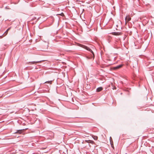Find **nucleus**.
Segmentation results:
<instances>
[{
  "mask_svg": "<svg viewBox=\"0 0 154 154\" xmlns=\"http://www.w3.org/2000/svg\"><path fill=\"white\" fill-rule=\"evenodd\" d=\"M95 50L94 47L87 44V59H92L94 58V51Z\"/></svg>",
  "mask_w": 154,
  "mask_h": 154,
  "instance_id": "f257e3e1",
  "label": "nucleus"
},
{
  "mask_svg": "<svg viewBox=\"0 0 154 154\" xmlns=\"http://www.w3.org/2000/svg\"><path fill=\"white\" fill-rule=\"evenodd\" d=\"M94 142L91 140H87V143H88V146H89V147L88 148V146H87V149H88L89 148H91V146L93 145Z\"/></svg>",
  "mask_w": 154,
  "mask_h": 154,
  "instance_id": "f03ea898",
  "label": "nucleus"
},
{
  "mask_svg": "<svg viewBox=\"0 0 154 154\" xmlns=\"http://www.w3.org/2000/svg\"><path fill=\"white\" fill-rule=\"evenodd\" d=\"M87 11H88V12L91 14L92 12V7L90 5H87Z\"/></svg>",
  "mask_w": 154,
  "mask_h": 154,
  "instance_id": "7ed1b4c3",
  "label": "nucleus"
},
{
  "mask_svg": "<svg viewBox=\"0 0 154 154\" xmlns=\"http://www.w3.org/2000/svg\"><path fill=\"white\" fill-rule=\"evenodd\" d=\"M123 66V65L122 64H120L118 65L115 67H113V69L114 70H117L122 68Z\"/></svg>",
  "mask_w": 154,
  "mask_h": 154,
  "instance_id": "20e7f679",
  "label": "nucleus"
},
{
  "mask_svg": "<svg viewBox=\"0 0 154 154\" xmlns=\"http://www.w3.org/2000/svg\"><path fill=\"white\" fill-rule=\"evenodd\" d=\"M131 18L129 16H127L125 18L126 22H128L131 20Z\"/></svg>",
  "mask_w": 154,
  "mask_h": 154,
  "instance_id": "39448f33",
  "label": "nucleus"
},
{
  "mask_svg": "<svg viewBox=\"0 0 154 154\" xmlns=\"http://www.w3.org/2000/svg\"><path fill=\"white\" fill-rule=\"evenodd\" d=\"M103 88L102 87H100L98 88L96 90V91L97 92H99L102 90Z\"/></svg>",
  "mask_w": 154,
  "mask_h": 154,
  "instance_id": "423d86ee",
  "label": "nucleus"
},
{
  "mask_svg": "<svg viewBox=\"0 0 154 154\" xmlns=\"http://www.w3.org/2000/svg\"><path fill=\"white\" fill-rule=\"evenodd\" d=\"M91 135L92 136V137L93 138V139L94 140H96L97 139L98 137L97 136H94L93 135Z\"/></svg>",
  "mask_w": 154,
  "mask_h": 154,
  "instance_id": "0eeeda50",
  "label": "nucleus"
},
{
  "mask_svg": "<svg viewBox=\"0 0 154 154\" xmlns=\"http://www.w3.org/2000/svg\"><path fill=\"white\" fill-rule=\"evenodd\" d=\"M41 62V61H37V62H35V61L32 62H31V63L32 64H36L37 63H39V62Z\"/></svg>",
  "mask_w": 154,
  "mask_h": 154,
  "instance_id": "6e6552de",
  "label": "nucleus"
},
{
  "mask_svg": "<svg viewBox=\"0 0 154 154\" xmlns=\"http://www.w3.org/2000/svg\"><path fill=\"white\" fill-rule=\"evenodd\" d=\"M111 86L112 87V88L113 90H115L116 89V87L113 85V84L112 83H111Z\"/></svg>",
  "mask_w": 154,
  "mask_h": 154,
  "instance_id": "1a4fd4ad",
  "label": "nucleus"
},
{
  "mask_svg": "<svg viewBox=\"0 0 154 154\" xmlns=\"http://www.w3.org/2000/svg\"><path fill=\"white\" fill-rule=\"evenodd\" d=\"M151 1V0H145V2L147 4H149V3Z\"/></svg>",
  "mask_w": 154,
  "mask_h": 154,
  "instance_id": "9d476101",
  "label": "nucleus"
},
{
  "mask_svg": "<svg viewBox=\"0 0 154 154\" xmlns=\"http://www.w3.org/2000/svg\"><path fill=\"white\" fill-rule=\"evenodd\" d=\"M8 31L7 30L6 31V32H5L4 34H3V35H4V36H5L6 35H7L8 34Z\"/></svg>",
  "mask_w": 154,
  "mask_h": 154,
  "instance_id": "9b49d317",
  "label": "nucleus"
},
{
  "mask_svg": "<svg viewBox=\"0 0 154 154\" xmlns=\"http://www.w3.org/2000/svg\"><path fill=\"white\" fill-rule=\"evenodd\" d=\"M52 81H48L46 82H45V83H50V84H51L52 83Z\"/></svg>",
  "mask_w": 154,
  "mask_h": 154,
  "instance_id": "f8f14e48",
  "label": "nucleus"
},
{
  "mask_svg": "<svg viewBox=\"0 0 154 154\" xmlns=\"http://www.w3.org/2000/svg\"><path fill=\"white\" fill-rule=\"evenodd\" d=\"M22 132V131L21 130H19L17 132H16V133H19V134H21Z\"/></svg>",
  "mask_w": 154,
  "mask_h": 154,
  "instance_id": "ddd939ff",
  "label": "nucleus"
},
{
  "mask_svg": "<svg viewBox=\"0 0 154 154\" xmlns=\"http://www.w3.org/2000/svg\"><path fill=\"white\" fill-rule=\"evenodd\" d=\"M82 45V47L83 48H84L85 49H87V47L86 46H84V45Z\"/></svg>",
  "mask_w": 154,
  "mask_h": 154,
  "instance_id": "4468645a",
  "label": "nucleus"
},
{
  "mask_svg": "<svg viewBox=\"0 0 154 154\" xmlns=\"http://www.w3.org/2000/svg\"><path fill=\"white\" fill-rule=\"evenodd\" d=\"M110 142H111V144L112 145V143H111V140H112V138L111 137H110ZM112 143H113V142H112Z\"/></svg>",
  "mask_w": 154,
  "mask_h": 154,
  "instance_id": "2eb2a0df",
  "label": "nucleus"
},
{
  "mask_svg": "<svg viewBox=\"0 0 154 154\" xmlns=\"http://www.w3.org/2000/svg\"><path fill=\"white\" fill-rule=\"evenodd\" d=\"M36 19V18L35 17H33V18H32V19L31 20H35V19Z\"/></svg>",
  "mask_w": 154,
  "mask_h": 154,
  "instance_id": "dca6fc26",
  "label": "nucleus"
},
{
  "mask_svg": "<svg viewBox=\"0 0 154 154\" xmlns=\"http://www.w3.org/2000/svg\"><path fill=\"white\" fill-rule=\"evenodd\" d=\"M11 29V28H9L7 30L8 31Z\"/></svg>",
  "mask_w": 154,
  "mask_h": 154,
  "instance_id": "f3484780",
  "label": "nucleus"
},
{
  "mask_svg": "<svg viewBox=\"0 0 154 154\" xmlns=\"http://www.w3.org/2000/svg\"><path fill=\"white\" fill-rule=\"evenodd\" d=\"M87 154H90V153L87 151Z\"/></svg>",
  "mask_w": 154,
  "mask_h": 154,
  "instance_id": "a211bd4d",
  "label": "nucleus"
},
{
  "mask_svg": "<svg viewBox=\"0 0 154 154\" xmlns=\"http://www.w3.org/2000/svg\"><path fill=\"white\" fill-rule=\"evenodd\" d=\"M63 15H64V14L63 13L61 14V15L62 16H63Z\"/></svg>",
  "mask_w": 154,
  "mask_h": 154,
  "instance_id": "6ab92c4d",
  "label": "nucleus"
},
{
  "mask_svg": "<svg viewBox=\"0 0 154 154\" xmlns=\"http://www.w3.org/2000/svg\"><path fill=\"white\" fill-rule=\"evenodd\" d=\"M87 28H89V27L87 26Z\"/></svg>",
  "mask_w": 154,
  "mask_h": 154,
  "instance_id": "aec40b11",
  "label": "nucleus"
},
{
  "mask_svg": "<svg viewBox=\"0 0 154 154\" xmlns=\"http://www.w3.org/2000/svg\"><path fill=\"white\" fill-rule=\"evenodd\" d=\"M87 135H88V133H87Z\"/></svg>",
  "mask_w": 154,
  "mask_h": 154,
  "instance_id": "412c9836",
  "label": "nucleus"
}]
</instances>
